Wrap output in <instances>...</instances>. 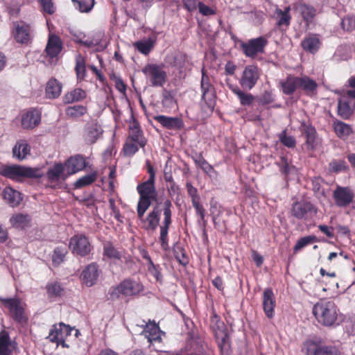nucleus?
Segmentation results:
<instances>
[{
  "instance_id": "f257e3e1",
  "label": "nucleus",
  "mask_w": 355,
  "mask_h": 355,
  "mask_svg": "<svg viewBox=\"0 0 355 355\" xmlns=\"http://www.w3.org/2000/svg\"><path fill=\"white\" fill-rule=\"evenodd\" d=\"M312 311L318 322L324 327H336L343 320L335 302L328 299L320 300L313 305Z\"/></svg>"
},
{
  "instance_id": "f03ea898",
  "label": "nucleus",
  "mask_w": 355,
  "mask_h": 355,
  "mask_svg": "<svg viewBox=\"0 0 355 355\" xmlns=\"http://www.w3.org/2000/svg\"><path fill=\"white\" fill-rule=\"evenodd\" d=\"M0 175L8 179L22 182L25 178L39 179L44 173L40 168H33L18 164H4L0 168Z\"/></svg>"
},
{
  "instance_id": "7ed1b4c3",
  "label": "nucleus",
  "mask_w": 355,
  "mask_h": 355,
  "mask_svg": "<svg viewBox=\"0 0 355 355\" xmlns=\"http://www.w3.org/2000/svg\"><path fill=\"white\" fill-rule=\"evenodd\" d=\"M268 44L266 36L261 35L252 38L247 42L240 41V48L243 54L250 58H255L259 54L263 53Z\"/></svg>"
},
{
  "instance_id": "20e7f679",
  "label": "nucleus",
  "mask_w": 355,
  "mask_h": 355,
  "mask_svg": "<svg viewBox=\"0 0 355 355\" xmlns=\"http://www.w3.org/2000/svg\"><path fill=\"white\" fill-rule=\"evenodd\" d=\"M141 72L152 87H163L166 83L167 73L161 65L148 63L141 69Z\"/></svg>"
},
{
  "instance_id": "39448f33",
  "label": "nucleus",
  "mask_w": 355,
  "mask_h": 355,
  "mask_svg": "<svg viewBox=\"0 0 355 355\" xmlns=\"http://www.w3.org/2000/svg\"><path fill=\"white\" fill-rule=\"evenodd\" d=\"M172 202L169 199L164 200L163 207L164 220L160 225L159 235V242L162 248L164 250H167L168 248V232L172 223Z\"/></svg>"
},
{
  "instance_id": "423d86ee",
  "label": "nucleus",
  "mask_w": 355,
  "mask_h": 355,
  "mask_svg": "<svg viewBox=\"0 0 355 355\" xmlns=\"http://www.w3.org/2000/svg\"><path fill=\"white\" fill-rule=\"evenodd\" d=\"M260 76V69L255 64H248L243 71L239 84L243 90L250 91L257 84Z\"/></svg>"
},
{
  "instance_id": "0eeeda50",
  "label": "nucleus",
  "mask_w": 355,
  "mask_h": 355,
  "mask_svg": "<svg viewBox=\"0 0 355 355\" xmlns=\"http://www.w3.org/2000/svg\"><path fill=\"white\" fill-rule=\"evenodd\" d=\"M200 89L202 101L205 102L209 110H213L216 105V90L214 86L211 83L209 76L203 69L202 71Z\"/></svg>"
},
{
  "instance_id": "6e6552de",
  "label": "nucleus",
  "mask_w": 355,
  "mask_h": 355,
  "mask_svg": "<svg viewBox=\"0 0 355 355\" xmlns=\"http://www.w3.org/2000/svg\"><path fill=\"white\" fill-rule=\"evenodd\" d=\"M69 247L73 254L83 257L89 255L92 250L88 237L81 234L70 239Z\"/></svg>"
},
{
  "instance_id": "1a4fd4ad",
  "label": "nucleus",
  "mask_w": 355,
  "mask_h": 355,
  "mask_svg": "<svg viewBox=\"0 0 355 355\" xmlns=\"http://www.w3.org/2000/svg\"><path fill=\"white\" fill-rule=\"evenodd\" d=\"M0 301L9 310L12 318L15 322L21 323L26 320L24 315V309L19 298H4L0 297Z\"/></svg>"
},
{
  "instance_id": "9d476101",
  "label": "nucleus",
  "mask_w": 355,
  "mask_h": 355,
  "mask_svg": "<svg viewBox=\"0 0 355 355\" xmlns=\"http://www.w3.org/2000/svg\"><path fill=\"white\" fill-rule=\"evenodd\" d=\"M291 213L298 220H308L316 214V209L311 202L300 201L292 205Z\"/></svg>"
},
{
  "instance_id": "9b49d317",
  "label": "nucleus",
  "mask_w": 355,
  "mask_h": 355,
  "mask_svg": "<svg viewBox=\"0 0 355 355\" xmlns=\"http://www.w3.org/2000/svg\"><path fill=\"white\" fill-rule=\"evenodd\" d=\"M333 198L336 206L346 207L352 202L354 193L352 189L348 187L338 186L334 191Z\"/></svg>"
},
{
  "instance_id": "f8f14e48",
  "label": "nucleus",
  "mask_w": 355,
  "mask_h": 355,
  "mask_svg": "<svg viewBox=\"0 0 355 355\" xmlns=\"http://www.w3.org/2000/svg\"><path fill=\"white\" fill-rule=\"evenodd\" d=\"M66 174L63 179L65 180L68 176L83 171L87 166L85 157L81 155H76L67 159L64 164Z\"/></svg>"
},
{
  "instance_id": "ddd939ff",
  "label": "nucleus",
  "mask_w": 355,
  "mask_h": 355,
  "mask_svg": "<svg viewBox=\"0 0 355 355\" xmlns=\"http://www.w3.org/2000/svg\"><path fill=\"white\" fill-rule=\"evenodd\" d=\"M72 329L69 325H67L62 322L58 324H54L50 329L48 338L51 342L57 343L59 345L64 343L65 338L71 333Z\"/></svg>"
},
{
  "instance_id": "4468645a",
  "label": "nucleus",
  "mask_w": 355,
  "mask_h": 355,
  "mask_svg": "<svg viewBox=\"0 0 355 355\" xmlns=\"http://www.w3.org/2000/svg\"><path fill=\"white\" fill-rule=\"evenodd\" d=\"M101 272L98 265L96 263H92L84 268L80 279L84 284L91 287L96 284Z\"/></svg>"
},
{
  "instance_id": "2eb2a0df",
  "label": "nucleus",
  "mask_w": 355,
  "mask_h": 355,
  "mask_svg": "<svg viewBox=\"0 0 355 355\" xmlns=\"http://www.w3.org/2000/svg\"><path fill=\"white\" fill-rule=\"evenodd\" d=\"M275 306L276 300L272 288H265L263 293V309L268 318L274 317Z\"/></svg>"
},
{
  "instance_id": "dca6fc26",
  "label": "nucleus",
  "mask_w": 355,
  "mask_h": 355,
  "mask_svg": "<svg viewBox=\"0 0 355 355\" xmlns=\"http://www.w3.org/2000/svg\"><path fill=\"white\" fill-rule=\"evenodd\" d=\"M154 119L159 123L163 127L168 130H179L184 128L183 120L180 117L166 116L164 115H157L154 116Z\"/></svg>"
},
{
  "instance_id": "f3484780",
  "label": "nucleus",
  "mask_w": 355,
  "mask_h": 355,
  "mask_svg": "<svg viewBox=\"0 0 355 355\" xmlns=\"http://www.w3.org/2000/svg\"><path fill=\"white\" fill-rule=\"evenodd\" d=\"M155 179L148 178V180L140 183L137 187V191L139 197L151 198L153 200H157V191L155 186Z\"/></svg>"
},
{
  "instance_id": "a211bd4d",
  "label": "nucleus",
  "mask_w": 355,
  "mask_h": 355,
  "mask_svg": "<svg viewBox=\"0 0 355 355\" xmlns=\"http://www.w3.org/2000/svg\"><path fill=\"white\" fill-rule=\"evenodd\" d=\"M229 89L237 96L242 106H251L254 102L255 97L251 93L245 92L236 85L227 83Z\"/></svg>"
},
{
  "instance_id": "6ab92c4d",
  "label": "nucleus",
  "mask_w": 355,
  "mask_h": 355,
  "mask_svg": "<svg viewBox=\"0 0 355 355\" xmlns=\"http://www.w3.org/2000/svg\"><path fill=\"white\" fill-rule=\"evenodd\" d=\"M161 209L157 205L155 206L150 211L146 218H142V223L145 225V229L147 230H155L159 225Z\"/></svg>"
},
{
  "instance_id": "aec40b11",
  "label": "nucleus",
  "mask_w": 355,
  "mask_h": 355,
  "mask_svg": "<svg viewBox=\"0 0 355 355\" xmlns=\"http://www.w3.org/2000/svg\"><path fill=\"white\" fill-rule=\"evenodd\" d=\"M121 286L123 295L126 297L136 295L144 290V286L139 282L131 279H124Z\"/></svg>"
},
{
  "instance_id": "412c9836",
  "label": "nucleus",
  "mask_w": 355,
  "mask_h": 355,
  "mask_svg": "<svg viewBox=\"0 0 355 355\" xmlns=\"http://www.w3.org/2000/svg\"><path fill=\"white\" fill-rule=\"evenodd\" d=\"M302 49L310 53H315L321 46V42L318 35L309 34L301 42Z\"/></svg>"
},
{
  "instance_id": "4be33fe9",
  "label": "nucleus",
  "mask_w": 355,
  "mask_h": 355,
  "mask_svg": "<svg viewBox=\"0 0 355 355\" xmlns=\"http://www.w3.org/2000/svg\"><path fill=\"white\" fill-rule=\"evenodd\" d=\"M103 130L101 125L96 123L88 124L85 128V139L87 144H94L101 137Z\"/></svg>"
},
{
  "instance_id": "5701e85b",
  "label": "nucleus",
  "mask_w": 355,
  "mask_h": 355,
  "mask_svg": "<svg viewBox=\"0 0 355 355\" xmlns=\"http://www.w3.org/2000/svg\"><path fill=\"white\" fill-rule=\"evenodd\" d=\"M62 49V43L60 38L55 35H50L45 49L47 55L51 58H55Z\"/></svg>"
},
{
  "instance_id": "b1692460",
  "label": "nucleus",
  "mask_w": 355,
  "mask_h": 355,
  "mask_svg": "<svg viewBox=\"0 0 355 355\" xmlns=\"http://www.w3.org/2000/svg\"><path fill=\"white\" fill-rule=\"evenodd\" d=\"M15 343L12 342L9 333L6 330L0 331V355H12Z\"/></svg>"
},
{
  "instance_id": "393cba45",
  "label": "nucleus",
  "mask_w": 355,
  "mask_h": 355,
  "mask_svg": "<svg viewBox=\"0 0 355 355\" xmlns=\"http://www.w3.org/2000/svg\"><path fill=\"white\" fill-rule=\"evenodd\" d=\"M191 158L196 166L200 167L210 178H214L216 175V171L214 170V167L209 164L203 157L202 153H194L191 155Z\"/></svg>"
},
{
  "instance_id": "a878e982",
  "label": "nucleus",
  "mask_w": 355,
  "mask_h": 355,
  "mask_svg": "<svg viewBox=\"0 0 355 355\" xmlns=\"http://www.w3.org/2000/svg\"><path fill=\"white\" fill-rule=\"evenodd\" d=\"M292 8L302 15L307 25L313 21L316 14V10L313 6L305 3H296Z\"/></svg>"
},
{
  "instance_id": "bb28decb",
  "label": "nucleus",
  "mask_w": 355,
  "mask_h": 355,
  "mask_svg": "<svg viewBox=\"0 0 355 355\" xmlns=\"http://www.w3.org/2000/svg\"><path fill=\"white\" fill-rule=\"evenodd\" d=\"M41 120L39 112L36 110L28 111L21 117V125L26 129H32L37 125Z\"/></svg>"
},
{
  "instance_id": "cd10ccee",
  "label": "nucleus",
  "mask_w": 355,
  "mask_h": 355,
  "mask_svg": "<svg viewBox=\"0 0 355 355\" xmlns=\"http://www.w3.org/2000/svg\"><path fill=\"white\" fill-rule=\"evenodd\" d=\"M4 200L12 207L18 206L22 200L21 193L10 187H6L3 191Z\"/></svg>"
},
{
  "instance_id": "c85d7f7f",
  "label": "nucleus",
  "mask_w": 355,
  "mask_h": 355,
  "mask_svg": "<svg viewBox=\"0 0 355 355\" xmlns=\"http://www.w3.org/2000/svg\"><path fill=\"white\" fill-rule=\"evenodd\" d=\"M282 92L286 95H292L298 87V76L288 75L286 80L280 83Z\"/></svg>"
},
{
  "instance_id": "c756f323",
  "label": "nucleus",
  "mask_w": 355,
  "mask_h": 355,
  "mask_svg": "<svg viewBox=\"0 0 355 355\" xmlns=\"http://www.w3.org/2000/svg\"><path fill=\"white\" fill-rule=\"evenodd\" d=\"M291 10V6L285 7L284 10L277 8L275 11V17L277 19V26L279 27L285 26L288 27L291 24V16L289 14Z\"/></svg>"
},
{
  "instance_id": "7c9ffc66",
  "label": "nucleus",
  "mask_w": 355,
  "mask_h": 355,
  "mask_svg": "<svg viewBox=\"0 0 355 355\" xmlns=\"http://www.w3.org/2000/svg\"><path fill=\"white\" fill-rule=\"evenodd\" d=\"M298 87L299 89L303 90L307 95H311L315 92L318 84L314 80L307 76H298Z\"/></svg>"
},
{
  "instance_id": "2f4dec72",
  "label": "nucleus",
  "mask_w": 355,
  "mask_h": 355,
  "mask_svg": "<svg viewBox=\"0 0 355 355\" xmlns=\"http://www.w3.org/2000/svg\"><path fill=\"white\" fill-rule=\"evenodd\" d=\"M144 333L150 343L161 341L162 331H160L159 326L155 323L146 324Z\"/></svg>"
},
{
  "instance_id": "473e14b6",
  "label": "nucleus",
  "mask_w": 355,
  "mask_h": 355,
  "mask_svg": "<svg viewBox=\"0 0 355 355\" xmlns=\"http://www.w3.org/2000/svg\"><path fill=\"white\" fill-rule=\"evenodd\" d=\"M215 336L220 355H231L232 349L230 339L228 334L225 332H223L222 335L216 334Z\"/></svg>"
},
{
  "instance_id": "72a5a7b5",
  "label": "nucleus",
  "mask_w": 355,
  "mask_h": 355,
  "mask_svg": "<svg viewBox=\"0 0 355 355\" xmlns=\"http://www.w3.org/2000/svg\"><path fill=\"white\" fill-rule=\"evenodd\" d=\"M62 84L55 78H51L46 84V96L48 98H57L61 94Z\"/></svg>"
},
{
  "instance_id": "f704fd0d",
  "label": "nucleus",
  "mask_w": 355,
  "mask_h": 355,
  "mask_svg": "<svg viewBox=\"0 0 355 355\" xmlns=\"http://www.w3.org/2000/svg\"><path fill=\"white\" fill-rule=\"evenodd\" d=\"M333 125L335 133L342 139H347L353 132L351 125L341 121H334Z\"/></svg>"
},
{
  "instance_id": "c9c22d12",
  "label": "nucleus",
  "mask_w": 355,
  "mask_h": 355,
  "mask_svg": "<svg viewBox=\"0 0 355 355\" xmlns=\"http://www.w3.org/2000/svg\"><path fill=\"white\" fill-rule=\"evenodd\" d=\"M65 171V168L61 163H56L49 168L46 172L48 181L53 184L57 182Z\"/></svg>"
},
{
  "instance_id": "e433bc0d",
  "label": "nucleus",
  "mask_w": 355,
  "mask_h": 355,
  "mask_svg": "<svg viewBox=\"0 0 355 355\" xmlns=\"http://www.w3.org/2000/svg\"><path fill=\"white\" fill-rule=\"evenodd\" d=\"M338 115L343 119H349L353 113L349 101L346 97H342L338 101Z\"/></svg>"
},
{
  "instance_id": "4c0bfd02",
  "label": "nucleus",
  "mask_w": 355,
  "mask_h": 355,
  "mask_svg": "<svg viewBox=\"0 0 355 355\" xmlns=\"http://www.w3.org/2000/svg\"><path fill=\"white\" fill-rule=\"evenodd\" d=\"M87 94L85 90L80 88H76L63 96V102L64 104H70L74 102H78L85 99Z\"/></svg>"
},
{
  "instance_id": "58836bf2",
  "label": "nucleus",
  "mask_w": 355,
  "mask_h": 355,
  "mask_svg": "<svg viewBox=\"0 0 355 355\" xmlns=\"http://www.w3.org/2000/svg\"><path fill=\"white\" fill-rule=\"evenodd\" d=\"M31 148L26 141H18L12 148L13 157L19 160L24 159L30 153Z\"/></svg>"
},
{
  "instance_id": "ea45409f",
  "label": "nucleus",
  "mask_w": 355,
  "mask_h": 355,
  "mask_svg": "<svg viewBox=\"0 0 355 355\" xmlns=\"http://www.w3.org/2000/svg\"><path fill=\"white\" fill-rule=\"evenodd\" d=\"M14 37L18 43H28L31 37L28 27L27 26L17 24L15 26V31L14 32Z\"/></svg>"
},
{
  "instance_id": "a19ab883",
  "label": "nucleus",
  "mask_w": 355,
  "mask_h": 355,
  "mask_svg": "<svg viewBox=\"0 0 355 355\" xmlns=\"http://www.w3.org/2000/svg\"><path fill=\"white\" fill-rule=\"evenodd\" d=\"M124 251L119 250L112 243L107 242L103 245V256L110 259L121 260L123 257Z\"/></svg>"
},
{
  "instance_id": "79ce46f5",
  "label": "nucleus",
  "mask_w": 355,
  "mask_h": 355,
  "mask_svg": "<svg viewBox=\"0 0 355 355\" xmlns=\"http://www.w3.org/2000/svg\"><path fill=\"white\" fill-rule=\"evenodd\" d=\"M11 225L17 229H24L30 226L31 218L28 214H17L10 218Z\"/></svg>"
},
{
  "instance_id": "37998d69",
  "label": "nucleus",
  "mask_w": 355,
  "mask_h": 355,
  "mask_svg": "<svg viewBox=\"0 0 355 355\" xmlns=\"http://www.w3.org/2000/svg\"><path fill=\"white\" fill-rule=\"evenodd\" d=\"M276 164L278 166L280 173L284 176L285 179L295 170V167L285 156H281L279 160L276 162Z\"/></svg>"
},
{
  "instance_id": "c03bdc74",
  "label": "nucleus",
  "mask_w": 355,
  "mask_h": 355,
  "mask_svg": "<svg viewBox=\"0 0 355 355\" xmlns=\"http://www.w3.org/2000/svg\"><path fill=\"white\" fill-rule=\"evenodd\" d=\"M131 133L128 137L127 139L130 141L137 143L140 147L144 148L146 144V141L144 137L143 132L137 125H133L131 128Z\"/></svg>"
},
{
  "instance_id": "a18cd8bd",
  "label": "nucleus",
  "mask_w": 355,
  "mask_h": 355,
  "mask_svg": "<svg viewBox=\"0 0 355 355\" xmlns=\"http://www.w3.org/2000/svg\"><path fill=\"white\" fill-rule=\"evenodd\" d=\"M304 127V133L306 137V144L309 148H314L315 147L316 139V130L315 128L311 125H306L305 123H302Z\"/></svg>"
},
{
  "instance_id": "49530a36",
  "label": "nucleus",
  "mask_w": 355,
  "mask_h": 355,
  "mask_svg": "<svg viewBox=\"0 0 355 355\" xmlns=\"http://www.w3.org/2000/svg\"><path fill=\"white\" fill-rule=\"evenodd\" d=\"M97 178V173L93 171L78 179L73 184L74 189H79L94 183Z\"/></svg>"
},
{
  "instance_id": "de8ad7c7",
  "label": "nucleus",
  "mask_w": 355,
  "mask_h": 355,
  "mask_svg": "<svg viewBox=\"0 0 355 355\" xmlns=\"http://www.w3.org/2000/svg\"><path fill=\"white\" fill-rule=\"evenodd\" d=\"M67 249L64 246L56 247L52 254V264L54 267L59 266L64 262L65 257L67 254Z\"/></svg>"
},
{
  "instance_id": "09e8293b",
  "label": "nucleus",
  "mask_w": 355,
  "mask_h": 355,
  "mask_svg": "<svg viewBox=\"0 0 355 355\" xmlns=\"http://www.w3.org/2000/svg\"><path fill=\"white\" fill-rule=\"evenodd\" d=\"M48 297L50 298H56L60 297L64 291V288L60 283L57 282H49L46 286Z\"/></svg>"
},
{
  "instance_id": "8fccbe9b",
  "label": "nucleus",
  "mask_w": 355,
  "mask_h": 355,
  "mask_svg": "<svg viewBox=\"0 0 355 355\" xmlns=\"http://www.w3.org/2000/svg\"><path fill=\"white\" fill-rule=\"evenodd\" d=\"M75 8L83 13L89 12L94 8L95 0H71Z\"/></svg>"
},
{
  "instance_id": "3c124183",
  "label": "nucleus",
  "mask_w": 355,
  "mask_h": 355,
  "mask_svg": "<svg viewBox=\"0 0 355 355\" xmlns=\"http://www.w3.org/2000/svg\"><path fill=\"white\" fill-rule=\"evenodd\" d=\"M65 112L69 117L78 118L83 116L87 112V108L83 105H75L67 107Z\"/></svg>"
},
{
  "instance_id": "603ef678",
  "label": "nucleus",
  "mask_w": 355,
  "mask_h": 355,
  "mask_svg": "<svg viewBox=\"0 0 355 355\" xmlns=\"http://www.w3.org/2000/svg\"><path fill=\"white\" fill-rule=\"evenodd\" d=\"M317 241H318V240L317 237L314 235H309L306 236L302 237L296 242L295 245L293 247V251L295 252H297L303 248Z\"/></svg>"
},
{
  "instance_id": "864d4df0",
  "label": "nucleus",
  "mask_w": 355,
  "mask_h": 355,
  "mask_svg": "<svg viewBox=\"0 0 355 355\" xmlns=\"http://www.w3.org/2000/svg\"><path fill=\"white\" fill-rule=\"evenodd\" d=\"M152 200H153L151 198L139 197V201L137 202V211L138 218L140 220H142L145 212L151 205Z\"/></svg>"
},
{
  "instance_id": "5fc2aeb1",
  "label": "nucleus",
  "mask_w": 355,
  "mask_h": 355,
  "mask_svg": "<svg viewBox=\"0 0 355 355\" xmlns=\"http://www.w3.org/2000/svg\"><path fill=\"white\" fill-rule=\"evenodd\" d=\"M134 46L138 51L146 55L153 47V41L150 38L146 40L137 41Z\"/></svg>"
},
{
  "instance_id": "6e6d98bb",
  "label": "nucleus",
  "mask_w": 355,
  "mask_h": 355,
  "mask_svg": "<svg viewBox=\"0 0 355 355\" xmlns=\"http://www.w3.org/2000/svg\"><path fill=\"white\" fill-rule=\"evenodd\" d=\"M322 347L318 342L313 340H308L304 343V349L307 355H318Z\"/></svg>"
},
{
  "instance_id": "4d7b16f0",
  "label": "nucleus",
  "mask_w": 355,
  "mask_h": 355,
  "mask_svg": "<svg viewBox=\"0 0 355 355\" xmlns=\"http://www.w3.org/2000/svg\"><path fill=\"white\" fill-rule=\"evenodd\" d=\"M162 103L164 107L173 108L176 105V101L171 91L164 89L162 92Z\"/></svg>"
},
{
  "instance_id": "13d9d810",
  "label": "nucleus",
  "mask_w": 355,
  "mask_h": 355,
  "mask_svg": "<svg viewBox=\"0 0 355 355\" xmlns=\"http://www.w3.org/2000/svg\"><path fill=\"white\" fill-rule=\"evenodd\" d=\"M173 254L175 259L182 266H187L189 263V258L186 255L184 249L180 245H176L173 249Z\"/></svg>"
},
{
  "instance_id": "bf43d9fd",
  "label": "nucleus",
  "mask_w": 355,
  "mask_h": 355,
  "mask_svg": "<svg viewBox=\"0 0 355 355\" xmlns=\"http://www.w3.org/2000/svg\"><path fill=\"white\" fill-rule=\"evenodd\" d=\"M279 139L280 142L288 148H293L296 145V139L292 135H287L286 130H283L279 135Z\"/></svg>"
},
{
  "instance_id": "052dcab7",
  "label": "nucleus",
  "mask_w": 355,
  "mask_h": 355,
  "mask_svg": "<svg viewBox=\"0 0 355 355\" xmlns=\"http://www.w3.org/2000/svg\"><path fill=\"white\" fill-rule=\"evenodd\" d=\"M341 27L343 31L351 32L355 30V17L347 15L343 17L340 22Z\"/></svg>"
},
{
  "instance_id": "680f3d73",
  "label": "nucleus",
  "mask_w": 355,
  "mask_h": 355,
  "mask_svg": "<svg viewBox=\"0 0 355 355\" xmlns=\"http://www.w3.org/2000/svg\"><path fill=\"white\" fill-rule=\"evenodd\" d=\"M331 172L339 173L347 169L346 162L344 159L333 160L329 164Z\"/></svg>"
},
{
  "instance_id": "e2e57ef3",
  "label": "nucleus",
  "mask_w": 355,
  "mask_h": 355,
  "mask_svg": "<svg viewBox=\"0 0 355 355\" xmlns=\"http://www.w3.org/2000/svg\"><path fill=\"white\" fill-rule=\"evenodd\" d=\"M139 146L137 143L127 139L123 147L124 155L128 157L133 156L139 150Z\"/></svg>"
},
{
  "instance_id": "0e129e2a",
  "label": "nucleus",
  "mask_w": 355,
  "mask_h": 355,
  "mask_svg": "<svg viewBox=\"0 0 355 355\" xmlns=\"http://www.w3.org/2000/svg\"><path fill=\"white\" fill-rule=\"evenodd\" d=\"M211 325L214 330H218L219 332H216V334H218L219 335H222L225 329V324L221 320L220 318L216 314L214 313L211 318Z\"/></svg>"
},
{
  "instance_id": "69168bd1",
  "label": "nucleus",
  "mask_w": 355,
  "mask_h": 355,
  "mask_svg": "<svg viewBox=\"0 0 355 355\" xmlns=\"http://www.w3.org/2000/svg\"><path fill=\"white\" fill-rule=\"evenodd\" d=\"M121 283L116 286H111L107 295V297L110 300H116L120 297L121 295H123V291L121 287Z\"/></svg>"
},
{
  "instance_id": "338daca9",
  "label": "nucleus",
  "mask_w": 355,
  "mask_h": 355,
  "mask_svg": "<svg viewBox=\"0 0 355 355\" xmlns=\"http://www.w3.org/2000/svg\"><path fill=\"white\" fill-rule=\"evenodd\" d=\"M198 8L199 13L204 17L215 15L216 14V9L207 6L202 1H200Z\"/></svg>"
},
{
  "instance_id": "774afa93",
  "label": "nucleus",
  "mask_w": 355,
  "mask_h": 355,
  "mask_svg": "<svg viewBox=\"0 0 355 355\" xmlns=\"http://www.w3.org/2000/svg\"><path fill=\"white\" fill-rule=\"evenodd\" d=\"M44 12L52 15L55 12V8L52 0H38Z\"/></svg>"
}]
</instances>
